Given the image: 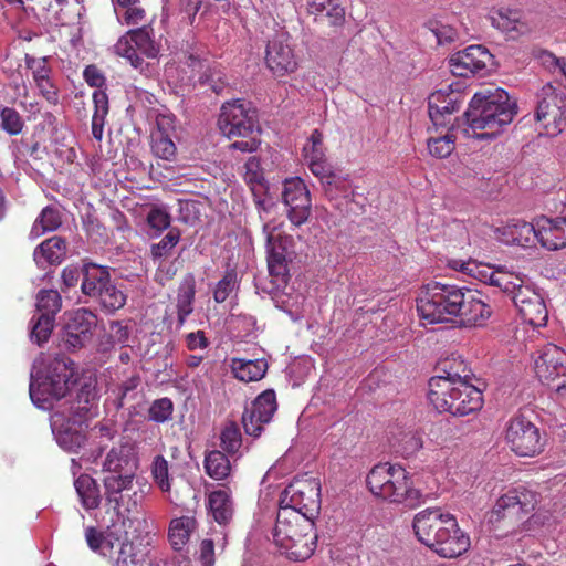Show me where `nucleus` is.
Returning <instances> with one entry per match:
<instances>
[{
  "label": "nucleus",
  "mask_w": 566,
  "mask_h": 566,
  "mask_svg": "<svg viewBox=\"0 0 566 566\" xmlns=\"http://www.w3.org/2000/svg\"><path fill=\"white\" fill-rule=\"evenodd\" d=\"M138 453L135 444L127 438L113 446L103 461V471L111 474L103 479L106 512L113 511L118 518L127 514H139L143 509L145 490L128 494L124 502V491H130L138 469Z\"/></svg>",
  "instance_id": "obj_1"
},
{
  "label": "nucleus",
  "mask_w": 566,
  "mask_h": 566,
  "mask_svg": "<svg viewBox=\"0 0 566 566\" xmlns=\"http://www.w3.org/2000/svg\"><path fill=\"white\" fill-rule=\"evenodd\" d=\"M516 99L501 87H485L475 92L463 113L469 128L464 135L475 139H495L517 115Z\"/></svg>",
  "instance_id": "obj_2"
},
{
  "label": "nucleus",
  "mask_w": 566,
  "mask_h": 566,
  "mask_svg": "<svg viewBox=\"0 0 566 566\" xmlns=\"http://www.w3.org/2000/svg\"><path fill=\"white\" fill-rule=\"evenodd\" d=\"M314 518L294 510H279L273 531V541L281 554L290 560L310 558L316 549L317 534Z\"/></svg>",
  "instance_id": "obj_3"
},
{
  "label": "nucleus",
  "mask_w": 566,
  "mask_h": 566,
  "mask_svg": "<svg viewBox=\"0 0 566 566\" xmlns=\"http://www.w3.org/2000/svg\"><path fill=\"white\" fill-rule=\"evenodd\" d=\"M459 83L450 84L432 93L428 98L429 117L436 128H448L446 135L428 140V148L432 156L446 158L455 149L457 128L460 108Z\"/></svg>",
  "instance_id": "obj_4"
},
{
  "label": "nucleus",
  "mask_w": 566,
  "mask_h": 566,
  "mask_svg": "<svg viewBox=\"0 0 566 566\" xmlns=\"http://www.w3.org/2000/svg\"><path fill=\"white\" fill-rule=\"evenodd\" d=\"M412 527L417 538L444 558L460 556L457 517L440 509H427L416 514Z\"/></svg>",
  "instance_id": "obj_5"
},
{
  "label": "nucleus",
  "mask_w": 566,
  "mask_h": 566,
  "mask_svg": "<svg viewBox=\"0 0 566 566\" xmlns=\"http://www.w3.org/2000/svg\"><path fill=\"white\" fill-rule=\"evenodd\" d=\"M366 484L373 495L390 503L416 507L423 502V494L413 486L409 472L399 464L378 463L371 468Z\"/></svg>",
  "instance_id": "obj_6"
},
{
  "label": "nucleus",
  "mask_w": 566,
  "mask_h": 566,
  "mask_svg": "<svg viewBox=\"0 0 566 566\" xmlns=\"http://www.w3.org/2000/svg\"><path fill=\"white\" fill-rule=\"evenodd\" d=\"M218 125L221 133L229 139L240 138L230 145L231 149L242 153L258 150L261 144V128L256 111L250 102L235 99L224 103L221 107Z\"/></svg>",
  "instance_id": "obj_7"
},
{
  "label": "nucleus",
  "mask_w": 566,
  "mask_h": 566,
  "mask_svg": "<svg viewBox=\"0 0 566 566\" xmlns=\"http://www.w3.org/2000/svg\"><path fill=\"white\" fill-rule=\"evenodd\" d=\"M417 311L429 324L451 322L460 315V287L440 282L424 285L417 298Z\"/></svg>",
  "instance_id": "obj_8"
},
{
  "label": "nucleus",
  "mask_w": 566,
  "mask_h": 566,
  "mask_svg": "<svg viewBox=\"0 0 566 566\" xmlns=\"http://www.w3.org/2000/svg\"><path fill=\"white\" fill-rule=\"evenodd\" d=\"M321 483L318 479L304 474L296 476L284 489L279 510H294L315 518L321 510Z\"/></svg>",
  "instance_id": "obj_9"
},
{
  "label": "nucleus",
  "mask_w": 566,
  "mask_h": 566,
  "mask_svg": "<svg viewBox=\"0 0 566 566\" xmlns=\"http://www.w3.org/2000/svg\"><path fill=\"white\" fill-rule=\"evenodd\" d=\"M74 363L64 356H56L46 365L45 375L39 382L38 389L31 382L30 397L33 401L40 400L38 391L48 395L53 399H61L66 396L71 387L75 384Z\"/></svg>",
  "instance_id": "obj_10"
},
{
  "label": "nucleus",
  "mask_w": 566,
  "mask_h": 566,
  "mask_svg": "<svg viewBox=\"0 0 566 566\" xmlns=\"http://www.w3.org/2000/svg\"><path fill=\"white\" fill-rule=\"evenodd\" d=\"M505 441L518 457H535L545 446V437L539 428L523 415H516L509 420Z\"/></svg>",
  "instance_id": "obj_11"
},
{
  "label": "nucleus",
  "mask_w": 566,
  "mask_h": 566,
  "mask_svg": "<svg viewBox=\"0 0 566 566\" xmlns=\"http://www.w3.org/2000/svg\"><path fill=\"white\" fill-rule=\"evenodd\" d=\"M538 379L551 387L557 398L566 399V353L554 344H546L534 360Z\"/></svg>",
  "instance_id": "obj_12"
},
{
  "label": "nucleus",
  "mask_w": 566,
  "mask_h": 566,
  "mask_svg": "<svg viewBox=\"0 0 566 566\" xmlns=\"http://www.w3.org/2000/svg\"><path fill=\"white\" fill-rule=\"evenodd\" d=\"M448 364H440L438 375L429 380L428 398L439 412L452 416L460 413V373L448 370Z\"/></svg>",
  "instance_id": "obj_13"
},
{
  "label": "nucleus",
  "mask_w": 566,
  "mask_h": 566,
  "mask_svg": "<svg viewBox=\"0 0 566 566\" xmlns=\"http://www.w3.org/2000/svg\"><path fill=\"white\" fill-rule=\"evenodd\" d=\"M539 494L518 486L503 494L495 503L491 520L499 521L505 517L523 518L531 513L538 503Z\"/></svg>",
  "instance_id": "obj_14"
},
{
  "label": "nucleus",
  "mask_w": 566,
  "mask_h": 566,
  "mask_svg": "<svg viewBox=\"0 0 566 566\" xmlns=\"http://www.w3.org/2000/svg\"><path fill=\"white\" fill-rule=\"evenodd\" d=\"M282 199L289 208L287 217L294 226L300 227L308 220L312 209L311 196L301 178H290L284 181Z\"/></svg>",
  "instance_id": "obj_15"
},
{
  "label": "nucleus",
  "mask_w": 566,
  "mask_h": 566,
  "mask_svg": "<svg viewBox=\"0 0 566 566\" xmlns=\"http://www.w3.org/2000/svg\"><path fill=\"white\" fill-rule=\"evenodd\" d=\"M277 409L276 395L273 389L261 392L251 403L250 408H245L242 415V424L247 434L260 437L263 426L269 423Z\"/></svg>",
  "instance_id": "obj_16"
},
{
  "label": "nucleus",
  "mask_w": 566,
  "mask_h": 566,
  "mask_svg": "<svg viewBox=\"0 0 566 566\" xmlns=\"http://www.w3.org/2000/svg\"><path fill=\"white\" fill-rule=\"evenodd\" d=\"M287 33H277L269 40L265 50V64L275 76H284L297 69V60L290 44Z\"/></svg>",
  "instance_id": "obj_17"
},
{
  "label": "nucleus",
  "mask_w": 566,
  "mask_h": 566,
  "mask_svg": "<svg viewBox=\"0 0 566 566\" xmlns=\"http://www.w3.org/2000/svg\"><path fill=\"white\" fill-rule=\"evenodd\" d=\"M96 315L87 308H78L71 313L63 332V343L67 349L82 348L92 337L96 326Z\"/></svg>",
  "instance_id": "obj_18"
},
{
  "label": "nucleus",
  "mask_w": 566,
  "mask_h": 566,
  "mask_svg": "<svg viewBox=\"0 0 566 566\" xmlns=\"http://www.w3.org/2000/svg\"><path fill=\"white\" fill-rule=\"evenodd\" d=\"M512 302L524 322L533 326H543L547 322V310L543 297L530 286L517 290Z\"/></svg>",
  "instance_id": "obj_19"
},
{
  "label": "nucleus",
  "mask_w": 566,
  "mask_h": 566,
  "mask_svg": "<svg viewBox=\"0 0 566 566\" xmlns=\"http://www.w3.org/2000/svg\"><path fill=\"white\" fill-rule=\"evenodd\" d=\"M491 315L482 293L462 286V328L481 327Z\"/></svg>",
  "instance_id": "obj_20"
},
{
  "label": "nucleus",
  "mask_w": 566,
  "mask_h": 566,
  "mask_svg": "<svg viewBox=\"0 0 566 566\" xmlns=\"http://www.w3.org/2000/svg\"><path fill=\"white\" fill-rule=\"evenodd\" d=\"M537 242L543 248L555 251L566 247V218L555 219L542 216L537 219Z\"/></svg>",
  "instance_id": "obj_21"
},
{
  "label": "nucleus",
  "mask_w": 566,
  "mask_h": 566,
  "mask_svg": "<svg viewBox=\"0 0 566 566\" xmlns=\"http://www.w3.org/2000/svg\"><path fill=\"white\" fill-rule=\"evenodd\" d=\"M485 388L486 382L482 378H478L471 370L462 375V416L482 409Z\"/></svg>",
  "instance_id": "obj_22"
},
{
  "label": "nucleus",
  "mask_w": 566,
  "mask_h": 566,
  "mask_svg": "<svg viewBox=\"0 0 566 566\" xmlns=\"http://www.w3.org/2000/svg\"><path fill=\"white\" fill-rule=\"evenodd\" d=\"M111 282L112 277L107 266L92 262L83 265L81 291L84 295L95 301Z\"/></svg>",
  "instance_id": "obj_23"
},
{
  "label": "nucleus",
  "mask_w": 566,
  "mask_h": 566,
  "mask_svg": "<svg viewBox=\"0 0 566 566\" xmlns=\"http://www.w3.org/2000/svg\"><path fill=\"white\" fill-rule=\"evenodd\" d=\"M67 251L65 239L53 235L41 242L33 251V260L40 269L60 264Z\"/></svg>",
  "instance_id": "obj_24"
},
{
  "label": "nucleus",
  "mask_w": 566,
  "mask_h": 566,
  "mask_svg": "<svg viewBox=\"0 0 566 566\" xmlns=\"http://www.w3.org/2000/svg\"><path fill=\"white\" fill-rule=\"evenodd\" d=\"M198 522L193 515H182L169 522L168 542L171 548L180 552L189 542L192 533L197 530Z\"/></svg>",
  "instance_id": "obj_25"
},
{
  "label": "nucleus",
  "mask_w": 566,
  "mask_h": 566,
  "mask_svg": "<svg viewBox=\"0 0 566 566\" xmlns=\"http://www.w3.org/2000/svg\"><path fill=\"white\" fill-rule=\"evenodd\" d=\"M493 55L489 52V50L481 45H469L464 50H462V77L468 76V74H484L488 70V66L492 63Z\"/></svg>",
  "instance_id": "obj_26"
},
{
  "label": "nucleus",
  "mask_w": 566,
  "mask_h": 566,
  "mask_svg": "<svg viewBox=\"0 0 566 566\" xmlns=\"http://www.w3.org/2000/svg\"><path fill=\"white\" fill-rule=\"evenodd\" d=\"M233 376L243 382L261 380L269 368L268 361L261 359L232 358L230 363Z\"/></svg>",
  "instance_id": "obj_27"
},
{
  "label": "nucleus",
  "mask_w": 566,
  "mask_h": 566,
  "mask_svg": "<svg viewBox=\"0 0 566 566\" xmlns=\"http://www.w3.org/2000/svg\"><path fill=\"white\" fill-rule=\"evenodd\" d=\"M196 295V279L192 273L184 276L177 293V318L178 326L181 327L187 317L193 312V302Z\"/></svg>",
  "instance_id": "obj_28"
},
{
  "label": "nucleus",
  "mask_w": 566,
  "mask_h": 566,
  "mask_svg": "<svg viewBox=\"0 0 566 566\" xmlns=\"http://www.w3.org/2000/svg\"><path fill=\"white\" fill-rule=\"evenodd\" d=\"M82 506L86 511L96 510L101 505L102 495L96 480L88 474H81L74 482Z\"/></svg>",
  "instance_id": "obj_29"
},
{
  "label": "nucleus",
  "mask_w": 566,
  "mask_h": 566,
  "mask_svg": "<svg viewBox=\"0 0 566 566\" xmlns=\"http://www.w3.org/2000/svg\"><path fill=\"white\" fill-rule=\"evenodd\" d=\"M208 503L212 516L218 524L226 525L232 520L234 510L231 494L229 491H212L209 494Z\"/></svg>",
  "instance_id": "obj_30"
},
{
  "label": "nucleus",
  "mask_w": 566,
  "mask_h": 566,
  "mask_svg": "<svg viewBox=\"0 0 566 566\" xmlns=\"http://www.w3.org/2000/svg\"><path fill=\"white\" fill-rule=\"evenodd\" d=\"M97 390L92 382H85L76 392V398L72 403L71 411L80 421L86 420L91 416V410L97 403Z\"/></svg>",
  "instance_id": "obj_31"
},
{
  "label": "nucleus",
  "mask_w": 566,
  "mask_h": 566,
  "mask_svg": "<svg viewBox=\"0 0 566 566\" xmlns=\"http://www.w3.org/2000/svg\"><path fill=\"white\" fill-rule=\"evenodd\" d=\"M113 527L108 526L106 532L98 531L94 526L85 528V539L88 547L93 552H97L103 556L113 557V541L116 536Z\"/></svg>",
  "instance_id": "obj_32"
},
{
  "label": "nucleus",
  "mask_w": 566,
  "mask_h": 566,
  "mask_svg": "<svg viewBox=\"0 0 566 566\" xmlns=\"http://www.w3.org/2000/svg\"><path fill=\"white\" fill-rule=\"evenodd\" d=\"M543 95L536 107V120H545L547 116H559V109L565 108L564 98L556 94L551 84L543 87Z\"/></svg>",
  "instance_id": "obj_33"
},
{
  "label": "nucleus",
  "mask_w": 566,
  "mask_h": 566,
  "mask_svg": "<svg viewBox=\"0 0 566 566\" xmlns=\"http://www.w3.org/2000/svg\"><path fill=\"white\" fill-rule=\"evenodd\" d=\"M61 224L62 217L60 211L52 206H46L42 209L34 223L32 224L30 237L39 238L46 232L57 230Z\"/></svg>",
  "instance_id": "obj_34"
},
{
  "label": "nucleus",
  "mask_w": 566,
  "mask_h": 566,
  "mask_svg": "<svg viewBox=\"0 0 566 566\" xmlns=\"http://www.w3.org/2000/svg\"><path fill=\"white\" fill-rule=\"evenodd\" d=\"M206 473L213 480H224L231 473V464L228 457L219 450L208 452L203 461Z\"/></svg>",
  "instance_id": "obj_35"
},
{
  "label": "nucleus",
  "mask_w": 566,
  "mask_h": 566,
  "mask_svg": "<svg viewBox=\"0 0 566 566\" xmlns=\"http://www.w3.org/2000/svg\"><path fill=\"white\" fill-rule=\"evenodd\" d=\"M151 478L159 490L167 494L168 501L175 505H179V503L170 495L171 483L169 475V464L161 454L156 455L151 462Z\"/></svg>",
  "instance_id": "obj_36"
},
{
  "label": "nucleus",
  "mask_w": 566,
  "mask_h": 566,
  "mask_svg": "<svg viewBox=\"0 0 566 566\" xmlns=\"http://www.w3.org/2000/svg\"><path fill=\"white\" fill-rule=\"evenodd\" d=\"M126 301L127 295L124 292L123 286H118L113 281L105 287L101 296L95 300V302L101 305L102 310L108 313H114L123 308Z\"/></svg>",
  "instance_id": "obj_37"
},
{
  "label": "nucleus",
  "mask_w": 566,
  "mask_h": 566,
  "mask_svg": "<svg viewBox=\"0 0 566 566\" xmlns=\"http://www.w3.org/2000/svg\"><path fill=\"white\" fill-rule=\"evenodd\" d=\"M115 566H130L137 564L136 547L132 541L125 536L123 539L118 534L113 541V557Z\"/></svg>",
  "instance_id": "obj_38"
},
{
  "label": "nucleus",
  "mask_w": 566,
  "mask_h": 566,
  "mask_svg": "<svg viewBox=\"0 0 566 566\" xmlns=\"http://www.w3.org/2000/svg\"><path fill=\"white\" fill-rule=\"evenodd\" d=\"M511 241L517 245L525 247L537 241V221L535 223L516 220L507 227Z\"/></svg>",
  "instance_id": "obj_39"
},
{
  "label": "nucleus",
  "mask_w": 566,
  "mask_h": 566,
  "mask_svg": "<svg viewBox=\"0 0 566 566\" xmlns=\"http://www.w3.org/2000/svg\"><path fill=\"white\" fill-rule=\"evenodd\" d=\"M62 308V297L56 290H40L36 294L38 315L55 319Z\"/></svg>",
  "instance_id": "obj_40"
},
{
  "label": "nucleus",
  "mask_w": 566,
  "mask_h": 566,
  "mask_svg": "<svg viewBox=\"0 0 566 566\" xmlns=\"http://www.w3.org/2000/svg\"><path fill=\"white\" fill-rule=\"evenodd\" d=\"M151 29L148 25L130 30L127 35L134 43L138 52L146 55L147 57H156L158 49L150 35Z\"/></svg>",
  "instance_id": "obj_41"
},
{
  "label": "nucleus",
  "mask_w": 566,
  "mask_h": 566,
  "mask_svg": "<svg viewBox=\"0 0 566 566\" xmlns=\"http://www.w3.org/2000/svg\"><path fill=\"white\" fill-rule=\"evenodd\" d=\"M180 238V230L178 228H170L158 243L150 245L151 258L157 260L169 256L174 248L179 243Z\"/></svg>",
  "instance_id": "obj_42"
},
{
  "label": "nucleus",
  "mask_w": 566,
  "mask_h": 566,
  "mask_svg": "<svg viewBox=\"0 0 566 566\" xmlns=\"http://www.w3.org/2000/svg\"><path fill=\"white\" fill-rule=\"evenodd\" d=\"M220 446L228 454H235L242 446V437L238 424L228 422L220 434Z\"/></svg>",
  "instance_id": "obj_43"
},
{
  "label": "nucleus",
  "mask_w": 566,
  "mask_h": 566,
  "mask_svg": "<svg viewBox=\"0 0 566 566\" xmlns=\"http://www.w3.org/2000/svg\"><path fill=\"white\" fill-rule=\"evenodd\" d=\"M394 448L401 457L409 458L422 448V439L413 431L401 432Z\"/></svg>",
  "instance_id": "obj_44"
},
{
  "label": "nucleus",
  "mask_w": 566,
  "mask_h": 566,
  "mask_svg": "<svg viewBox=\"0 0 566 566\" xmlns=\"http://www.w3.org/2000/svg\"><path fill=\"white\" fill-rule=\"evenodd\" d=\"M54 322V318L42 315H34L31 319V340L35 342L38 345L45 343L53 331Z\"/></svg>",
  "instance_id": "obj_45"
},
{
  "label": "nucleus",
  "mask_w": 566,
  "mask_h": 566,
  "mask_svg": "<svg viewBox=\"0 0 566 566\" xmlns=\"http://www.w3.org/2000/svg\"><path fill=\"white\" fill-rule=\"evenodd\" d=\"M151 150L156 157L171 160L176 156L177 148L171 135L153 134Z\"/></svg>",
  "instance_id": "obj_46"
},
{
  "label": "nucleus",
  "mask_w": 566,
  "mask_h": 566,
  "mask_svg": "<svg viewBox=\"0 0 566 566\" xmlns=\"http://www.w3.org/2000/svg\"><path fill=\"white\" fill-rule=\"evenodd\" d=\"M307 164L312 174L318 177L321 181L327 186L326 193L333 197L332 186L336 184L337 177L332 171V166L327 163L326 158L321 160H310Z\"/></svg>",
  "instance_id": "obj_47"
},
{
  "label": "nucleus",
  "mask_w": 566,
  "mask_h": 566,
  "mask_svg": "<svg viewBox=\"0 0 566 566\" xmlns=\"http://www.w3.org/2000/svg\"><path fill=\"white\" fill-rule=\"evenodd\" d=\"M201 85L207 86L217 95L222 94L229 86L223 71L219 67H209L200 76Z\"/></svg>",
  "instance_id": "obj_48"
},
{
  "label": "nucleus",
  "mask_w": 566,
  "mask_h": 566,
  "mask_svg": "<svg viewBox=\"0 0 566 566\" xmlns=\"http://www.w3.org/2000/svg\"><path fill=\"white\" fill-rule=\"evenodd\" d=\"M174 412V402L170 398L164 397L151 402L148 409V419L164 423L171 419Z\"/></svg>",
  "instance_id": "obj_49"
},
{
  "label": "nucleus",
  "mask_w": 566,
  "mask_h": 566,
  "mask_svg": "<svg viewBox=\"0 0 566 566\" xmlns=\"http://www.w3.org/2000/svg\"><path fill=\"white\" fill-rule=\"evenodd\" d=\"M1 127L9 135H19L24 127V122L19 112L12 107L0 109Z\"/></svg>",
  "instance_id": "obj_50"
},
{
  "label": "nucleus",
  "mask_w": 566,
  "mask_h": 566,
  "mask_svg": "<svg viewBox=\"0 0 566 566\" xmlns=\"http://www.w3.org/2000/svg\"><path fill=\"white\" fill-rule=\"evenodd\" d=\"M237 271L227 269L222 279L217 283L213 291V300L217 303H223L237 286Z\"/></svg>",
  "instance_id": "obj_51"
},
{
  "label": "nucleus",
  "mask_w": 566,
  "mask_h": 566,
  "mask_svg": "<svg viewBox=\"0 0 566 566\" xmlns=\"http://www.w3.org/2000/svg\"><path fill=\"white\" fill-rule=\"evenodd\" d=\"M146 221L148 227L158 235L164 230L169 229L171 217L165 208L154 206L148 211Z\"/></svg>",
  "instance_id": "obj_52"
},
{
  "label": "nucleus",
  "mask_w": 566,
  "mask_h": 566,
  "mask_svg": "<svg viewBox=\"0 0 566 566\" xmlns=\"http://www.w3.org/2000/svg\"><path fill=\"white\" fill-rule=\"evenodd\" d=\"M244 180L250 185L253 196H256V188L263 190V174L260 160L256 157H250L244 165Z\"/></svg>",
  "instance_id": "obj_53"
},
{
  "label": "nucleus",
  "mask_w": 566,
  "mask_h": 566,
  "mask_svg": "<svg viewBox=\"0 0 566 566\" xmlns=\"http://www.w3.org/2000/svg\"><path fill=\"white\" fill-rule=\"evenodd\" d=\"M114 50L117 55L127 59V61H129V63L135 69L142 66L144 60L138 54L137 49L135 48L134 43L132 42L128 35L120 38L114 45Z\"/></svg>",
  "instance_id": "obj_54"
},
{
  "label": "nucleus",
  "mask_w": 566,
  "mask_h": 566,
  "mask_svg": "<svg viewBox=\"0 0 566 566\" xmlns=\"http://www.w3.org/2000/svg\"><path fill=\"white\" fill-rule=\"evenodd\" d=\"M492 25L501 31H512L516 29L520 20V13L510 9H501L496 15L491 18Z\"/></svg>",
  "instance_id": "obj_55"
},
{
  "label": "nucleus",
  "mask_w": 566,
  "mask_h": 566,
  "mask_svg": "<svg viewBox=\"0 0 566 566\" xmlns=\"http://www.w3.org/2000/svg\"><path fill=\"white\" fill-rule=\"evenodd\" d=\"M25 65L29 70H31L33 81L51 77L52 69L49 65L48 57L38 59L27 55Z\"/></svg>",
  "instance_id": "obj_56"
},
{
  "label": "nucleus",
  "mask_w": 566,
  "mask_h": 566,
  "mask_svg": "<svg viewBox=\"0 0 566 566\" xmlns=\"http://www.w3.org/2000/svg\"><path fill=\"white\" fill-rule=\"evenodd\" d=\"M542 123L544 134L546 136H557L566 126V107L559 109V116H547L545 120H537Z\"/></svg>",
  "instance_id": "obj_57"
},
{
  "label": "nucleus",
  "mask_w": 566,
  "mask_h": 566,
  "mask_svg": "<svg viewBox=\"0 0 566 566\" xmlns=\"http://www.w3.org/2000/svg\"><path fill=\"white\" fill-rule=\"evenodd\" d=\"M36 88L39 90L40 95L50 104L57 105L59 104V88L54 84L52 77L41 78L39 81H34Z\"/></svg>",
  "instance_id": "obj_58"
},
{
  "label": "nucleus",
  "mask_w": 566,
  "mask_h": 566,
  "mask_svg": "<svg viewBox=\"0 0 566 566\" xmlns=\"http://www.w3.org/2000/svg\"><path fill=\"white\" fill-rule=\"evenodd\" d=\"M268 268L273 277H284L287 272L285 255L274 250L268 256Z\"/></svg>",
  "instance_id": "obj_59"
},
{
  "label": "nucleus",
  "mask_w": 566,
  "mask_h": 566,
  "mask_svg": "<svg viewBox=\"0 0 566 566\" xmlns=\"http://www.w3.org/2000/svg\"><path fill=\"white\" fill-rule=\"evenodd\" d=\"M509 279L510 276L506 274H492L490 276L491 284L501 287L505 293H507L512 297L515 296L517 290L524 289L525 285H523L522 283L513 282ZM516 280L522 282L520 279Z\"/></svg>",
  "instance_id": "obj_60"
},
{
  "label": "nucleus",
  "mask_w": 566,
  "mask_h": 566,
  "mask_svg": "<svg viewBox=\"0 0 566 566\" xmlns=\"http://www.w3.org/2000/svg\"><path fill=\"white\" fill-rule=\"evenodd\" d=\"M83 277V268L78 265L70 264L62 270L61 279L63 283V291L75 287L81 279Z\"/></svg>",
  "instance_id": "obj_61"
},
{
  "label": "nucleus",
  "mask_w": 566,
  "mask_h": 566,
  "mask_svg": "<svg viewBox=\"0 0 566 566\" xmlns=\"http://www.w3.org/2000/svg\"><path fill=\"white\" fill-rule=\"evenodd\" d=\"M83 77L91 87L102 88L106 78L103 72L95 65L91 64L84 69Z\"/></svg>",
  "instance_id": "obj_62"
},
{
  "label": "nucleus",
  "mask_w": 566,
  "mask_h": 566,
  "mask_svg": "<svg viewBox=\"0 0 566 566\" xmlns=\"http://www.w3.org/2000/svg\"><path fill=\"white\" fill-rule=\"evenodd\" d=\"M198 554V558L202 566H213L216 562L213 541L209 538L202 539L199 545Z\"/></svg>",
  "instance_id": "obj_63"
},
{
  "label": "nucleus",
  "mask_w": 566,
  "mask_h": 566,
  "mask_svg": "<svg viewBox=\"0 0 566 566\" xmlns=\"http://www.w3.org/2000/svg\"><path fill=\"white\" fill-rule=\"evenodd\" d=\"M325 11L332 27H342L345 23V9L338 0H334Z\"/></svg>",
  "instance_id": "obj_64"
}]
</instances>
